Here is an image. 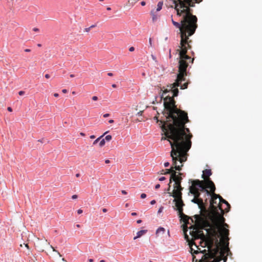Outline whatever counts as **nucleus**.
Segmentation results:
<instances>
[{"mask_svg":"<svg viewBox=\"0 0 262 262\" xmlns=\"http://www.w3.org/2000/svg\"><path fill=\"white\" fill-rule=\"evenodd\" d=\"M67 92L68 91H67V90L66 89H63L62 90V92L63 93H67Z\"/></svg>","mask_w":262,"mask_h":262,"instance_id":"nucleus-39","label":"nucleus"},{"mask_svg":"<svg viewBox=\"0 0 262 262\" xmlns=\"http://www.w3.org/2000/svg\"><path fill=\"white\" fill-rule=\"evenodd\" d=\"M140 197L141 199H145L146 197V194L145 193H142Z\"/></svg>","mask_w":262,"mask_h":262,"instance_id":"nucleus-18","label":"nucleus"},{"mask_svg":"<svg viewBox=\"0 0 262 262\" xmlns=\"http://www.w3.org/2000/svg\"><path fill=\"white\" fill-rule=\"evenodd\" d=\"M80 135L82 136H85V134L83 133H80Z\"/></svg>","mask_w":262,"mask_h":262,"instance_id":"nucleus-53","label":"nucleus"},{"mask_svg":"<svg viewBox=\"0 0 262 262\" xmlns=\"http://www.w3.org/2000/svg\"><path fill=\"white\" fill-rule=\"evenodd\" d=\"M82 212H83L82 210H81V209H78V210H77V213H78V214H81V213H82Z\"/></svg>","mask_w":262,"mask_h":262,"instance_id":"nucleus-24","label":"nucleus"},{"mask_svg":"<svg viewBox=\"0 0 262 262\" xmlns=\"http://www.w3.org/2000/svg\"><path fill=\"white\" fill-rule=\"evenodd\" d=\"M181 181H169L168 183L169 190L172 193V196L175 199H180L181 197L182 188L181 185Z\"/></svg>","mask_w":262,"mask_h":262,"instance_id":"nucleus-5","label":"nucleus"},{"mask_svg":"<svg viewBox=\"0 0 262 262\" xmlns=\"http://www.w3.org/2000/svg\"><path fill=\"white\" fill-rule=\"evenodd\" d=\"M99 262H105L104 260H101Z\"/></svg>","mask_w":262,"mask_h":262,"instance_id":"nucleus-58","label":"nucleus"},{"mask_svg":"<svg viewBox=\"0 0 262 262\" xmlns=\"http://www.w3.org/2000/svg\"><path fill=\"white\" fill-rule=\"evenodd\" d=\"M112 138V137L111 135H107L105 136V137L104 138L105 141H106L107 142H109L111 140Z\"/></svg>","mask_w":262,"mask_h":262,"instance_id":"nucleus-17","label":"nucleus"},{"mask_svg":"<svg viewBox=\"0 0 262 262\" xmlns=\"http://www.w3.org/2000/svg\"><path fill=\"white\" fill-rule=\"evenodd\" d=\"M169 58H171V49H169Z\"/></svg>","mask_w":262,"mask_h":262,"instance_id":"nucleus-29","label":"nucleus"},{"mask_svg":"<svg viewBox=\"0 0 262 262\" xmlns=\"http://www.w3.org/2000/svg\"><path fill=\"white\" fill-rule=\"evenodd\" d=\"M141 5L142 6H144L146 5V3L144 2V1H142L141 2Z\"/></svg>","mask_w":262,"mask_h":262,"instance_id":"nucleus-30","label":"nucleus"},{"mask_svg":"<svg viewBox=\"0 0 262 262\" xmlns=\"http://www.w3.org/2000/svg\"><path fill=\"white\" fill-rule=\"evenodd\" d=\"M76 226H77V227H78V228H79V227H80V225L77 224V225H76Z\"/></svg>","mask_w":262,"mask_h":262,"instance_id":"nucleus-60","label":"nucleus"},{"mask_svg":"<svg viewBox=\"0 0 262 262\" xmlns=\"http://www.w3.org/2000/svg\"><path fill=\"white\" fill-rule=\"evenodd\" d=\"M151 57H152V59H153V60H155V61H156V57H155L154 55H151Z\"/></svg>","mask_w":262,"mask_h":262,"instance_id":"nucleus-41","label":"nucleus"},{"mask_svg":"<svg viewBox=\"0 0 262 262\" xmlns=\"http://www.w3.org/2000/svg\"><path fill=\"white\" fill-rule=\"evenodd\" d=\"M109 116H110L109 114H105L103 115V117L106 118V117H108Z\"/></svg>","mask_w":262,"mask_h":262,"instance_id":"nucleus-32","label":"nucleus"},{"mask_svg":"<svg viewBox=\"0 0 262 262\" xmlns=\"http://www.w3.org/2000/svg\"><path fill=\"white\" fill-rule=\"evenodd\" d=\"M168 39V37H166L165 38V40H167Z\"/></svg>","mask_w":262,"mask_h":262,"instance_id":"nucleus-62","label":"nucleus"},{"mask_svg":"<svg viewBox=\"0 0 262 262\" xmlns=\"http://www.w3.org/2000/svg\"><path fill=\"white\" fill-rule=\"evenodd\" d=\"M107 209H106V208H103V209H102V211H103V212H107Z\"/></svg>","mask_w":262,"mask_h":262,"instance_id":"nucleus-44","label":"nucleus"},{"mask_svg":"<svg viewBox=\"0 0 262 262\" xmlns=\"http://www.w3.org/2000/svg\"><path fill=\"white\" fill-rule=\"evenodd\" d=\"M171 21H172V23L173 24V21H175L174 20H173V19L172 18L171 19Z\"/></svg>","mask_w":262,"mask_h":262,"instance_id":"nucleus-61","label":"nucleus"},{"mask_svg":"<svg viewBox=\"0 0 262 262\" xmlns=\"http://www.w3.org/2000/svg\"><path fill=\"white\" fill-rule=\"evenodd\" d=\"M59 95L58 93H55L54 94V96L55 97H58Z\"/></svg>","mask_w":262,"mask_h":262,"instance_id":"nucleus-46","label":"nucleus"},{"mask_svg":"<svg viewBox=\"0 0 262 262\" xmlns=\"http://www.w3.org/2000/svg\"><path fill=\"white\" fill-rule=\"evenodd\" d=\"M163 5V3L162 1L159 2L157 4V7L156 9L155 10V11H156V12L160 11L162 8Z\"/></svg>","mask_w":262,"mask_h":262,"instance_id":"nucleus-12","label":"nucleus"},{"mask_svg":"<svg viewBox=\"0 0 262 262\" xmlns=\"http://www.w3.org/2000/svg\"><path fill=\"white\" fill-rule=\"evenodd\" d=\"M24 93H25V92L24 91H19V93H18L19 95H23L24 94Z\"/></svg>","mask_w":262,"mask_h":262,"instance_id":"nucleus-28","label":"nucleus"},{"mask_svg":"<svg viewBox=\"0 0 262 262\" xmlns=\"http://www.w3.org/2000/svg\"><path fill=\"white\" fill-rule=\"evenodd\" d=\"M176 206L177 207L178 209L180 211L182 207L183 206V203L181 200L178 201L176 203Z\"/></svg>","mask_w":262,"mask_h":262,"instance_id":"nucleus-13","label":"nucleus"},{"mask_svg":"<svg viewBox=\"0 0 262 262\" xmlns=\"http://www.w3.org/2000/svg\"><path fill=\"white\" fill-rule=\"evenodd\" d=\"M91 30V28L90 27H89V28H86L84 29V31L86 32H89Z\"/></svg>","mask_w":262,"mask_h":262,"instance_id":"nucleus-20","label":"nucleus"},{"mask_svg":"<svg viewBox=\"0 0 262 262\" xmlns=\"http://www.w3.org/2000/svg\"><path fill=\"white\" fill-rule=\"evenodd\" d=\"M45 76V77H46V78H50V75H49V74H46Z\"/></svg>","mask_w":262,"mask_h":262,"instance_id":"nucleus-36","label":"nucleus"},{"mask_svg":"<svg viewBox=\"0 0 262 262\" xmlns=\"http://www.w3.org/2000/svg\"><path fill=\"white\" fill-rule=\"evenodd\" d=\"M108 132H105L102 135L100 136L99 137L97 138L94 142H93V145L96 144L99 141L101 140V138H103V137Z\"/></svg>","mask_w":262,"mask_h":262,"instance_id":"nucleus-14","label":"nucleus"},{"mask_svg":"<svg viewBox=\"0 0 262 262\" xmlns=\"http://www.w3.org/2000/svg\"><path fill=\"white\" fill-rule=\"evenodd\" d=\"M79 175H80L79 173H77V174H76V177L78 178L79 176Z\"/></svg>","mask_w":262,"mask_h":262,"instance_id":"nucleus-57","label":"nucleus"},{"mask_svg":"<svg viewBox=\"0 0 262 262\" xmlns=\"http://www.w3.org/2000/svg\"><path fill=\"white\" fill-rule=\"evenodd\" d=\"M105 143V139L104 138H101L99 141V145L100 147H102L104 145Z\"/></svg>","mask_w":262,"mask_h":262,"instance_id":"nucleus-16","label":"nucleus"},{"mask_svg":"<svg viewBox=\"0 0 262 262\" xmlns=\"http://www.w3.org/2000/svg\"><path fill=\"white\" fill-rule=\"evenodd\" d=\"M198 3V0H173L174 9L177 11L178 16H182V19L180 23L173 21V25L177 28L179 29L181 37L180 49L176 51V54L179 56V74H177L176 81L170 86L172 89L176 86H180L181 89L187 88L188 82L182 84L183 81H185L184 77L187 75L186 70L189 62H192L193 59L186 55L188 49L190 48L189 41V36L192 35L198 27L196 24L198 18L195 15H192L191 8L195 6V4Z\"/></svg>","mask_w":262,"mask_h":262,"instance_id":"nucleus-2","label":"nucleus"},{"mask_svg":"<svg viewBox=\"0 0 262 262\" xmlns=\"http://www.w3.org/2000/svg\"><path fill=\"white\" fill-rule=\"evenodd\" d=\"M7 110L9 111V112H12V109L11 107H8L7 108Z\"/></svg>","mask_w":262,"mask_h":262,"instance_id":"nucleus-33","label":"nucleus"},{"mask_svg":"<svg viewBox=\"0 0 262 262\" xmlns=\"http://www.w3.org/2000/svg\"><path fill=\"white\" fill-rule=\"evenodd\" d=\"M164 165L165 167H167L169 166V163L168 162H165Z\"/></svg>","mask_w":262,"mask_h":262,"instance_id":"nucleus-31","label":"nucleus"},{"mask_svg":"<svg viewBox=\"0 0 262 262\" xmlns=\"http://www.w3.org/2000/svg\"><path fill=\"white\" fill-rule=\"evenodd\" d=\"M163 210V207H161L158 211V213H161Z\"/></svg>","mask_w":262,"mask_h":262,"instance_id":"nucleus-19","label":"nucleus"},{"mask_svg":"<svg viewBox=\"0 0 262 262\" xmlns=\"http://www.w3.org/2000/svg\"><path fill=\"white\" fill-rule=\"evenodd\" d=\"M92 100H94V101H96L98 100V97L97 96H93L92 97Z\"/></svg>","mask_w":262,"mask_h":262,"instance_id":"nucleus-23","label":"nucleus"},{"mask_svg":"<svg viewBox=\"0 0 262 262\" xmlns=\"http://www.w3.org/2000/svg\"><path fill=\"white\" fill-rule=\"evenodd\" d=\"M142 112L140 111V112H138L137 115L138 116H140L142 115Z\"/></svg>","mask_w":262,"mask_h":262,"instance_id":"nucleus-47","label":"nucleus"},{"mask_svg":"<svg viewBox=\"0 0 262 262\" xmlns=\"http://www.w3.org/2000/svg\"><path fill=\"white\" fill-rule=\"evenodd\" d=\"M184 178V175L182 173L177 172L172 170L170 172L168 171L166 176H161L158 180H182Z\"/></svg>","mask_w":262,"mask_h":262,"instance_id":"nucleus-7","label":"nucleus"},{"mask_svg":"<svg viewBox=\"0 0 262 262\" xmlns=\"http://www.w3.org/2000/svg\"><path fill=\"white\" fill-rule=\"evenodd\" d=\"M74 76H74V74H71V75H70V77H72V78L74 77Z\"/></svg>","mask_w":262,"mask_h":262,"instance_id":"nucleus-54","label":"nucleus"},{"mask_svg":"<svg viewBox=\"0 0 262 262\" xmlns=\"http://www.w3.org/2000/svg\"><path fill=\"white\" fill-rule=\"evenodd\" d=\"M107 75L109 76H113V74L112 73H108Z\"/></svg>","mask_w":262,"mask_h":262,"instance_id":"nucleus-43","label":"nucleus"},{"mask_svg":"<svg viewBox=\"0 0 262 262\" xmlns=\"http://www.w3.org/2000/svg\"><path fill=\"white\" fill-rule=\"evenodd\" d=\"M110 162V161L109 160H108V159L105 160V163L106 164H108V163H109Z\"/></svg>","mask_w":262,"mask_h":262,"instance_id":"nucleus-42","label":"nucleus"},{"mask_svg":"<svg viewBox=\"0 0 262 262\" xmlns=\"http://www.w3.org/2000/svg\"><path fill=\"white\" fill-rule=\"evenodd\" d=\"M114 122V120H112V119H111V120H110L108 121V122H109L110 123H113Z\"/></svg>","mask_w":262,"mask_h":262,"instance_id":"nucleus-48","label":"nucleus"},{"mask_svg":"<svg viewBox=\"0 0 262 262\" xmlns=\"http://www.w3.org/2000/svg\"><path fill=\"white\" fill-rule=\"evenodd\" d=\"M150 15H151L152 20L154 23L157 21L160 17V15L155 11V9H153L150 11Z\"/></svg>","mask_w":262,"mask_h":262,"instance_id":"nucleus-8","label":"nucleus"},{"mask_svg":"<svg viewBox=\"0 0 262 262\" xmlns=\"http://www.w3.org/2000/svg\"><path fill=\"white\" fill-rule=\"evenodd\" d=\"M149 43L150 46H151V45H152V41H151V39L150 38L149 39Z\"/></svg>","mask_w":262,"mask_h":262,"instance_id":"nucleus-35","label":"nucleus"},{"mask_svg":"<svg viewBox=\"0 0 262 262\" xmlns=\"http://www.w3.org/2000/svg\"><path fill=\"white\" fill-rule=\"evenodd\" d=\"M89 262H93V259H92V258H90V259H89Z\"/></svg>","mask_w":262,"mask_h":262,"instance_id":"nucleus-52","label":"nucleus"},{"mask_svg":"<svg viewBox=\"0 0 262 262\" xmlns=\"http://www.w3.org/2000/svg\"><path fill=\"white\" fill-rule=\"evenodd\" d=\"M121 193H122L123 194H124V195H125V194H126L127 193V192H126L125 190H122L121 191Z\"/></svg>","mask_w":262,"mask_h":262,"instance_id":"nucleus-25","label":"nucleus"},{"mask_svg":"<svg viewBox=\"0 0 262 262\" xmlns=\"http://www.w3.org/2000/svg\"><path fill=\"white\" fill-rule=\"evenodd\" d=\"M190 252L193 256V260L195 258L194 255H198V258L196 259V261L199 260L201 262H220L223 260V262H226L227 259V257L224 255L223 249H219L217 247L216 249V253L211 255L205 254L202 251L195 250L192 248H191Z\"/></svg>","mask_w":262,"mask_h":262,"instance_id":"nucleus-4","label":"nucleus"},{"mask_svg":"<svg viewBox=\"0 0 262 262\" xmlns=\"http://www.w3.org/2000/svg\"><path fill=\"white\" fill-rule=\"evenodd\" d=\"M160 187V184H157V185L155 186V188H156V189H158V188H159Z\"/></svg>","mask_w":262,"mask_h":262,"instance_id":"nucleus-34","label":"nucleus"},{"mask_svg":"<svg viewBox=\"0 0 262 262\" xmlns=\"http://www.w3.org/2000/svg\"><path fill=\"white\" fill-rule=\"evenodd\" d=\"M138 0H128L126 5L124 6V7L130 9L135 5L136 3L138 2Z\"/></svg>","mask_w":262,"mask_h":262,"instance_id":"nucleus-10","label":"nucleus"},{"mask_svg":"<svg viewBox=\"0 0 262 262\" xmlns=\"http://www.w3.org/2000/svg\"><path fill=\"white\" fill-rule=\"evenodd\" d=\"M165 230L163 227H159L156 230V234L162 232L163 233L165 232Z\"/></svg>","mask_w":262,"mask_h":262,"instance_id":"nucleus-15","label":"nucleus"},{"mask_svg":"<svg viewBox=\"0 0 262 262\" xmlns=\"http://www.w3.org/2000/svg\"><path fill=\"white\" fill-rule=\"evenodd\" d=\"M147 232V230H141L137 232V235L134 237V239L135 240L138 238L140 237L142 235L146 233Z\"/></svg>","mask_w":262,"mask_h":262,"instance_id":"nucleus-11","label":"nucleus"},{"mask_svg":"<svg viewBox=\"0 0 262 262\" xmlns=\"http://www.w3.org/2000/svg\"><path fill=\"white\" fill-rule=\"evenodd\" d=\"M106 9H107V10L110 11V10H111V8L110 7H107V8H106Z\"/></svg>","mask_w":262,"mask_h":262,"instance_id":"nucleus-55","label":"nucleus"},{"mask_svg":"<svg viewBox=\"0 0 262 262\" xmlns=\"http://www.w3.org/2000/svg\"><path fill=\"white\" fill-rule=\"evenodd\" d=\"M77 198H78V196H77V195H76V194H74V195H73L72 196V199H77Z\"/></svg>","mask_w":262,"mask_h":262,"instance_id":"nucleus-22","label":"nucleus"},{"mask_svg":"<svg viewBox=\"0 0 262 262\" xmlns=\"http://www.w3.org/2000/svg\"><path fill=\"white\" fill-rule=\"evenodd\" d=\"M172 84L168 85L169 90L163 91L160 96L161 101L164 100L167 114L166 121L162 126L165 137H162L161 140L167 139L169 142L172 164L176 170L180 171L182 163L187 160V152L191 146L192 135L189 134V128L185 127V124L189 121L187 114L178 109L175 105L173 97L178 95L179 90L178 86L171 89Z\"/></svg>","mask_w":262,"mask_h":262,"instance_id":"nucleus-1","label":"nucleus"},{"mask_svg":"<svg viewBox=\"0 0 262 262\" xmlns=\"http://www.w3.org/2000/svg\"><path fill=\"white\" fill-rule=\"evenodd\" d=\"M135 50V48L133 47H131L129 48V51L130 52H133Z\"/></svg>","mask_w":262,"mask_h":262,"instance_id":"nucleus-21","label":"nucleus"},{"mask_svg":"<svg viewBox=\"0 0 262 262\" xmlns=\"http://www.w3.org/2000/svg\"><path fill=\"white\" fill-rule=\"evenodd\" d=\"M73 94H75V92H73L72 93Z\"/></svg>","mask_w":262,"mask_h":262,"instance_id":"nucleus-64","label":"nucleus"},{"mask_svg":"<svg viewBox=\"0 0 262 262\" xmlns=\"http://www.w3.org/2000/svg\"><path fill=\"white\" fill-rule=\"evenodd\" d=\"M33 30L35 32H38L39 31V29L37 28H34L33 29Z\"/></svg>","mask_w":262,"mask_h":262,"instance_id":"nucleus-27","label":"nucleus"},{"mask_svg":"<svg viewBox=\"0 0 262 262\" xmlns=\"http://www.w3.org/2000/svg\"><path fill=\"white\" fill-rule=\"evenodd\" d=\"M185 238L186 239H188V235H185Z\"/></svg>","mask_w":262,"mask_h":262,"instance_id":"nucleus-56","label":"nucleus"},{"mask_svg":"<svg viewBox=\"0 0 262 262\" xmlns=\"http://www.w3.org/2000/svg\"><path fill=\"white\" fill-rule=\"evenodd\" d=\"M26 247H28V246L27 244L26 245Z\"/></svg>","mask_w":262,"mask_h":262,"instance_id":"nucleus-63","label":"nucleus"},{"mask_svg":"<svg viewBox=\"0 0 262 262\" xmlns=\"http://www.w3.org/2000/svg\"><path fill=\"white\" fill-rule=\"evenodd\" d=\"M96 27V25H93L92 26H91L90 27L91 28H94Z\"/></svg>","mask_w":262,"mask_h":262,"instance_id":"nucleus-50","label":"nucleus"},{"mask_svg":"<svg viewBox=\"0 0 262 262\" xmlns=\"http://www.w3.org/2000/svg\"><path fill=\"white\" fill-rule=\"evenodd\" d=\"M156 201L155 200H153L150 201V204L151 205H154L156 203Z\"/></svg>","mask_w":262,"mask_h":262,"instance_id":"nucleus-26","label":"nucleus"},{"mask_svg":"<svg viewBox=\"0 0 262 262\" xmlns=\"http://www.w3.org/2000/svg\"><path fill=\"white\" fill-rule=\"evenodd\" d=\"M116 86H116V85L115 84H112V87H113V88H116Z\"/></svg>","mask_w":262,"mask_h":262,"instance_id":"nucleus-51","label":"nucleus"},{"mask_svg":"<svg viewBox=\"0 0 262 262\" xmlns=\"http://www.w3.org/2000/svg\"><path fill=\"white\" fill-rule=\"evenodd\" d=\"M95 138V136L94 135H91L90 136L91 139H94Z\"/></svg>","mask_w":262,"mask_h":262,"instance_id":"nucleus-49","label":"nucleus"},{"mask_svg":"<svg viewBox=\"0 0 262 262\" xmlns=\"http://www.w3.org/2000/svg\"><path fill=\"white\" fill-rule=\"evenodd\" d=\"M205 182V185L198 184L192 188V193L195 196L199 195V190L205 192L208 197L210 207L211 211L207 219L202 221L204 229L207 234L215 237L216 242L219 243L218 238H223L228 240L229 231L227 229L228 225L225 223L223 216L225 212L230 210V205L221 196L214 193L215 190L213 181H200Z\"/></svg>","mask_w":262,"mask_h":262,"instance_id":"nucleus-3","label":"nucleus"},{"mask_svg":"<svg viewBox=\"0 0 262 262\" xmlns=\"http://www.w3.org/2000/svg\"><path fill=\"white\" fill-rule=\"evenodd\" d=\"M131 215H132V216H135V215H137V213H136V212H132V213H131Z\"/></svg>","mask_w":262,"mask_h":262,"instance_id":"nucleus-45","label":"nucleus"},{"mask_svg":"<svg viewBox=\"0 0 262 262\" xmlns=\"http://www.w3.org/2000/svg\"><path fill=\"white\" fill-rule=\"evenodd\" d=\"M41 44H39V43H38V44L37 45V46H38V47H41Z\"/></svg>","mask_w":262,"mask_h":262,"instance_id":"nucleus-59","label":"nucleus"},{"mask_svg":"<svg viewBox=\"0 0 262 262\" xmlns=\"http://www.w3.org/2000/svg\"><path fill=\"white\" fill-rule=\"evenodd\" d=\"M25 51L26 52H30L31 51V50L29 49H26L25 50Z\"/></svg>","mask_w":262,"mask_h":262,"instance_id":"nucleus-40","label":"nucleus"},{"mask_svg":"<svg viewBox=\"0 0 262 262\" xmlns=\"http://www.w3.org/2000/svg\"><path fill=\"white\" fill-rule=\"evenodd\" d=\"M194 217H195V218L196 220H199V218H200V217H199V216L198 215H195L194 216Z\"/></svg>","mask_w":262,"mask_h":262,"instance_id":"nucleus-37","label":"nucleus"},{"mask_svg":"<svg viewBox=\"0 0 262 262\" xmlns=\"http://www.w3.org/2000/svg\"><path fill=\"white\" fill-rule=\"evenodd\" d=\"M142 223V220H138L137 221V224H140Z\"/></svg>","mask_w":262,"mask_h":262,"instance_id":"nucleus-38","label":"nucleus"},{"mask_svg":"<svg viewBox=\"0 0 262 262\" xmlns=\"http://www.w3.org/2000/svg\"><path fill=\"white\" fill-rule=\"evenodd\" d=\"M212 174V172L211 169H205L203 171V174L202 176V178L204 179L203 180H207L206 179V178L210 177ZM208 180H210L208 179Z\"/></svg>","mask_w":262,"mask_h":262,"instance_id":"nucleus-9","label":"nucleus"},{"mask_svg":"<svg viewBox=\"0 0 262 262\" xmlns=\"http://www.w3.org/2000/svg\"><path fill=\"white\" fill-rule=\"evenodd\" d=\"M191 184V186L190 187V192L194 195V198L191 200V202L198 204L199 207H200L201 206L203 205V200L201 198H200V193L202 192V191L199 190V195L195 196L193 193H192V188L194 187L196 185L198 184H203L205 185V182H194V181H189V184Z\"/></svg>","mask_w":262,"mask_h":262,"instance_id":"nucleus-6","label":"nucleus"}]
</instances>
